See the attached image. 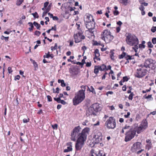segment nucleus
<instances>
[{
	"mask_svg": "<svg viewBox=\"0 0 156 156\" xmlns=\"http://www.w3.org/2000/svg\"><path fill=\"white\" fill-rule=\"evenodd\" d=\"M81 129L80 126H76L73 129L71 134L72 140L75 141L76 139L79 138L80 136L83 137V136L85 135L86 137H87L90 131L89 128L87 127L85 128L80 132Z\"/></svg>",
	"mask_w": 156,
	"mask_h": 156,
	"instance_id": "1",
	"label": "nucleus"
},
{
	"mask_svg": "<svg viewBox=\"0 0 156 156\" xmlns=\"http://www.w3.org/2000/svg\"><path fill=\"white\" fill-rule=\"evenodd\" d=\"M85 98V93L83 91H79L75 95L73 100V105H76L82 102Z\"/></svg>",
	"mask_w": 156,
	"mask_h": 156,
	"instance_id": "2",
	"label": "nucleus"
},
{
	"mask_svg": "<svg viewBox=\"0 0 156 156\" xmlns=\"http://www.w3.org/2000/svg\"><path fill=\"white\" fill-rule=\"evenodd\" d=\"M85 98V93L83 91H79L75 95L73 100V105H76L82 102Z\"/></svg>",
	"mask_w": 156,
	"mask_h": 156,
	"instance_id": "3",
	"label": "nucleus"
},
{
	"mask_svg": "<svg viewBox=\"0 0 156 156\" xmlns=\"http://www.w3.org/2000/svg\"><path fill=\"white\" fill-rule=\"evenodd\" d=\"M140 66L146 68H149L152 70L156 72V61L151 58H148L145 60L143 64H141Z\"/></svg>",
	"mask_w": 156,
	"mask_h": 156,
	"instance_id": "4",
	"label": "nucleus"
},
{
	"mask_svg": "<svg viewBox=\"0 0 156 156\" xmlns=\"http://www.w3.org/2000/svg\"><path fill=\"white\" fill-rule=\"evenodd\" d=\"M135 126L133 125L129 130L126 133L125 139V141L127 142L130 140L134 137L136 133H137V129Z\"/></svg>",
	"mask_w": 156,
	"mask_h": 156,
	"instance_id": "5",
	"label": "nucleus"
},
{
	"mask_svg": "<svg viewBox=\"0 0 156 156\" xmlns=\"http://www.w3.org/2000/svg\"><path fill=\"white\" fill-rule=\"evenodd\" d=\"M126 43L131 46L139 44L138 39L135 36L129 33L126 36Z\"/></svg>",
	"mask_w": 156,
	"mask_h": 156,
	"instance_id": "6",
	"label": "nucleus"
},
{
	"mask_svg": "<svg viewBox=\"0 0 156 156\" xmlns=\"http://www.w3.org/2000/svg\"><path fill=\"white\" fill-rule=\"evenodd\" d=\"M114 37L111 34L110 31L108 30H105L101 34V38L107 43H108L113 39Z\"/></svg>",
	"mask_w": 156,
	"mask_h": 156,
	"instance_id": "7",
	"label": "nucleus"
},
{
	"mask_svg": "<svg viewBox=\"0 0 156 156\" xmlns=\"http://www.w3.org/2000/svg\"><path fill=\"white\" fill-rule=\"evenodd\" d=\"M83 136H80L76 140L75 144V148L76 150L80 151L83 147L84 142L86 140L87 137L83 135Z\"/></svg>",
	"mask_w": 156,
	"mask_h": 156,
	"instance_id": "8",
	"label": "nucleus"
},
{
	"mask_svg": "<svg viewBox=\"0 0 156 156\" xmlns=\"http://www.w3.org/2000/svg\"><path fill=\"white\" fill-rule=\"evenodd\" d=\"M105 126L108 129H114L116 127L115 119L113 117H110L106 122Z\"/></svg>",
	"mask_w": 156,
	"mask_h": 156,
	"instance_id": "9",
	"label": "nucleus"
},
{
	"mask_svg": "<svg viewBox=\"0 0 156 156\" xmlns=\"http://www.w3.org/2000/svg\"><path fill=\"white\" fill-rule=\"evenodd\" d=\"M137 129V133L139 134L142 132L143 130L145 129L147 127V122L146 120H143L139 126L137 124L134 125Z\"/></svg>",
	"mask_w": 156,
	"mask_h": 156,
	"instance_id": "10",
	"label": "nucleus"
},
{
	"mask_svg": "<svg viewBox=\"0 0 156 156\" xmlns=\"http://www.w3.org/2000/svg\"><path fill=\"white\" fill-rule=\"evenodd\" d=\"M86 28L88 29L90 33L93 34V32L95 31V22L94 21H88L87 22L85 23Z\"/></svg>",
	"mask_w": 156,
	"mask_h": 156,
	"instance_id": "11",
	"label": "nucleus"
},
{
	"mask_svg": "<svg viewBox=\"0 0 156 156\" xmlns=\"http://www.w3.org/2000/svg\"><path fill=\"white\" fill-rule=\"evenodd\" d=\"M137 69L136 73L135 74V76L138 78H140L145 76L147 73V70L143 68Z\"/></svg>",
	"mask_w": 156,
	"mask_h": 156,
	"instance_id": "12",
	"label": "nucleus"
},
{
	"mask_svg": "<svg viewBox=\"0 0 156 156\" xmlns=\"http://www.w3.org/2000/svg\"><path fill=\"white\" fill-rule=\"evenodd\" d=\"M82 31L80 30L76 34L74 35V38L75 43H79L81 41L82 39H84L85 38V36L82 35Z\"/></svg>",
	"mask_w": 156,
	"mask_h": 156,
	"instance_id": "13",
	"label": "nucleus"
},
{
	"mask_svg": "<svg viewBox=\"0 0 156 156\" xmlns=\"http://www.w3.org/2000/svg\"><path fill=\"white\" fill-rule=\"evenodd\" d=\"M141 144L140 142H136L134 143L131 147V150L133 152H135L141 148Z\"/></svg>",
	"mask_w": 156,
	"mask_h": 156,
	"instance_id": "14",
	"label": "nucleus"
},
{
	"mask_svg": "<svg viewBox=\"0 0 156 156\" xmlns=\"http://www.w3.org/2000/svg\"><path fill=\"white\" fill-rule=\"evenodd\" d=\"M86 115L87 116H90L93 115L94 116L96 115V112L94 110H93L91 106L88 108L87 111Z\"/></svg>",
	"mask_w": 156,
	"mask_h": 156,
	"instance_id": "15",
	"label": "nucleus"
},
{
	"mask_svg": "<svg viewBox=\"0 0 156 156\" xmlns=\"http://www.w3.org/2000/svg\"><path fill=\"white\" fill-rule=\"evenodd\" d=\"M94 138H95L94 141L95 144H97L102 141V136L101 133H99V135H95L94 136Z\"/></svg>",
	"mask_w": 156,
	"mask_h": 156,
	"instance_id": "16",
	"label": "nucleus"
},
{
	"mask_svg": "<svg viewBox=\"0 0 156 156\" xmlns=\"http://www.w3.org/2000/svg\"><path fill=\"white\" fill-rule=\"evenodd\" d=\"M91 107L96 112H98L101 110V108L100 106V105L96 103L93 104Z\"/></svg>",
	"mask_w": 156,
	"mask_h": 156,
	"instance_id": "17",
	"label": "nucleus"
},
{
	"mask_svg": "<svg viewBox=\"0 0 156 156\" xmlns=\"http://www.w3.org/2000/svg\"><path fill=\"white\" fill-rule=\"evenodd\" d=\"M94 19L93 18L92 16L88 14L86 16V18L85 19L84 21L85 23L88 22V21H94Z\"/></svg>",
	"mask_w": 156,
	"mask_h": 156,
	"instance_id": "18",
	"label": "nucleus"
},
{
	"mask_svg": "<svg viewBox=\"0 0 156 156\" xmlns=\"http://www.w3.org/2000/svg\"><path fill=\"white\" fill-rule=\"evenodd\" d=\"M55 101H56L58 103H61L63 105H65L66 103V102L65 101L63 100H61V99H60L59 98H54Z\"/></svg>",
	"mask_w": 156,
	"mask_h": 156,
	"instance_id": "19",
	"label": "nucleus"
},
{
	"mask_svg": "<svg viewBox=\"0 0 156 156\" xmlns=\"http://www.w3.org/2000/svg\"><path fill=\"white\" fill-rule=\"evenodd\" d=\"M99 67L100 69V71H105V70H106V66L104 64H102L101 66H99Z\"/></svg>",
	"mask_w": 156,
	"mask_h": 156,
	"instance_id": "20",
	"label": "nucleus"
},
{
	"mask_svg": "<svg viewBox=\"0 0 156 156\" xmlns=\"http://www.w3.org/2000/svg\"><path fill=\"white\" fill-rule=\"evenodd\" d=\"M100 70V69L99 68V66H94V73L96 74H98L99 72V71Z\"/></svg>",
	"mask_w": 156,
	"mask_h": 156,
	"instance_id": "21",
	"label": "nucleus"
},
{
	"mask_svg": "<svg viewBox=\"0 0 156 156\" xmlns=\"http://www.w3.org/2000/svg\"><path fill=\"white\" fill-rule=\"evenodd\" d=\"M43 57L44 58H48L50 57H51V58H52L53 57V55L52 54L50 55L49 52H48L46 55H44Z\"/></svg>",
	"mask_w": 156,
	"mask_h": 156,
	"instance_id": "22",
	"label": "nucleus"
},
{
	"mask_svg": "<svg viewBox=\"0 0 156 156\" xmlns=\"http://www.w3.org/2000/svg\"><path fill=\"white\" fill-rule=\"evenodd\" d=\"M72 150V146L70 145L69 147H68L67 149H65L64 150V152L65 153L69 151H71Z\"/></svg>",
	"mask_w": 156,
	"mask_h": 156,
	"instance_id": "23",
	"label": "nucleus"
},
{
	"mask_svg": "<svg viewBox=\"0 0 156 156\" xmlns=\"http://www.w3.org/2000/svg\"><path fill=\"white\" fill-rule=\"evenodd\" d=\"M28 24L29 25V26L30 27L29 28V30L30 31H32L33 30V28H34V27L33 26V23H32L31 22H29L28 23Z\"/></svg>",
	"mask_w": 156,
	"mask_h": 156,
	"instance_id": "24",
	"label": "nucleus"
},
{
	"mask_svg": "<svg viewBox=\"0 0 156 156\" xmlns=\"http://www.w3.org/2000/svg\"><path fill=\"white\" fill-rule=\"evenodd\" d=\"M120 3L123 4L125 5H127L128 3V0H118Z\"/></svg>",
	"mask_w": 156,
	"mask_h": 156,
	"instance_id": "25",
	"label": "nucleus"
},
{
	"mask_svg": "<svg viewBox=\"0 0 156 156\" xmlns=\"http://www.w3.org/2000/svg\"><path fill=\"white\" fill-rule=\"evenodd\" d=\"M114 51V50H112L110 51V52L111 53V54L110 55V58L111 59H112L113 60H114L115 59L114 56V53L113 52V51Z\"/></svg>",
	"mask_w": 156,
	"mask_h": 156,
	"instance_id": "26",
	"label": "nucleus"
},
{
	"mask_svg": "<svg viewBox=\"0 0 156 156\" xmlns=\"http://www.w3.org/2000/svg\"><path fill=\"white\" fill-rule=\"evenodd\" d=\"M133 56H130L126 54L125 55V58L126 60H128L133 59Z\"/></svg>",
	"mask_w": 156,
	"mask_h": 156,
	"instance_id": "27",
	"label": "nucleus"
},
{
	"mask_svg": "<svg viewBox=\"0 0 156 156\" xmlns=\"http://www.w3.org/2000/svg\"><path fill=\"white\" fill-rule=\"evenodd\" d=\"M33 24L34 25L35 27H36L37 28L38 30H40V27H41L40 25L38 23H37L36 22L34 21V22L33 23Z\"/></svg>",
	"mask_w": 156,
	"mask_h": 156,
	"instance_id": "28",
	"label": "nucleus"
},
{
	"mask_svg": "<svg viewBox=\"0 0 156 156\" xmlns=\"http://www.w3.org/2000/svg\"><path fill=\"white\" fill-rule=\"evenodd\" d=\"M94 54L95 55V58L98 57L100 56V53H99V50L98 49H96L94 51Z\"/></svg>",
	"mask_w": 156,
	"mask_h": 156,
	"instance_id": "29",
	"label": "nucleus"
},
{
	"mask_svg": "<svg viewBox=\"0 0 156 156\" xmlns=\"http://www.w3.org/2000/svg\"><path fill=\"white\" fill-rule=\"evenodd\" d=\"M152 147V144H147L146 146V149L149 151L150 150Z\"/></svg>",
	"mask_w": 156,
	"mask_h": 156,
	"instance_id": "30",
	"label": "nucleus"
},
{
	"mask_svg": "<svg viewBox=\"0 0 156 156\" xmlns=\"http://www.w3.org/2000/svg\"><path fill=\"white\" fill-rule=\"evenodd\" d=\"M138 44H135L134 45V46L133 47V49L136 52H137V50L138 49Z\"/></svg>",
	"mask_w": 156,
	"mask_h": 156,
	"instance_id": "31",
	"label": "nucleus"
},
{
	"mask_svg": "<svg viewBox=\"0 0 156 156\" xmlns=\"http://www.w3.org/2000/svg\"><path fill=\"white\" fill-rule=\"evenodd\" d=\"M23 0H17L16 2V5L19 6L23 2Z\"/></svg>",
	"mask_w": 156,
	"mask_h": 156,
	"instance_id": "32",
	"label": "nucleus"
},
{
	"mask_svg": "<svg viewBox=\"0 0 156 156\" xmlns=\"http://www.w3.org/2000/svg\"><path fill=\"white\" fill-rule=\"evenodd\" d=\"M88 89H89V91L90 92H92L93 93L95 94V90L92 86H91L90 87V88H89V87H88Z\"/></svg>",
	"mask_w": 156,
	"mask_h": 156,
	"instance_id": "33",
	"label": "nucleus"
},
{
	"mask_svg": "<svg viewBox=\"0 0 156 156\" xmlns=\"http://www.w3.org/2000/svg\"><path fill=\"white\" fill-rule=\"evenodd\" d=\"M134 95L133 92H132L131 93L128 97L129 99L130 100H132Z\"/></svg>",
	"mask_w": 156,
	"mask_h": 156,
	"instance_id": "34",
	"label": "nucleus"
},
{
	"mask_svg": "<svg viewBox=\"0 0 156 156\" xmlns=\"http://www.w3.org/2000/svg\"><path fill=\"white\" fill-rule=\"evenodd\" d=\"M126 55V53L125 52H123L122 54L119 55V59H122L125 57V55Z\"/></svg>",
	"mask_w": 156,
	"mask_h": 156,
	"instance_id": "35",
	"label": "nucleus"
},
{
	"mask_svg": "<svg viewBox=\"0 0 156 156\" xmlns=\"http://www.w3.org/2000/svg\"><path fill=\"white\" fill-rule=\"evenodd\" d=\"M57 43H55L54 47L52 46L51 47V50L52 51H54L57 49Z\"/></svg>",
	"mask_w": 156,
	"mask_h": 156,
	"instance_id": "36",
	"label": "nucleus"
},
{
	"mask_svg": "<svg viewBox=\"0 0 156 156\" xmlns=\"http://www.w3.org/2000/svg\"><path fill=\"white\" fill-rule=\"evenodd\" d=\"M148 47L150 48H152L153 47V45L151 43V42L150 41L147 43Z\"/></svg>",
	"mask_w": 156,
	"mask_h": 156,
	"instance_id": "37",
	"label": "nucleus"
},
{
	"mask_svg": "<svg viewBox=\"0 0 156 156\" xmlns=\"http://www.w3.org/2000/svg\"><path fill=\"white\" fill-rule=\"evenodd\" d=\"M32 14L33 16L34 17L37 18H38V15L37 13V12H35V13H33Z\"/></svg>",
	"mask_w": 156,
	"mask_h": 156,
	"instance_id": "38",
	"label": "nucleus"
},
{
	"mask_svg": "<svg viewBox=\"0 0 156 156\" xmlns=\"http://www.w3.org/2000/svg\"><path fill=\"white\" fill-rule=\"evenodd\" d=\"M151 31L153 32L154 33L156 31V26L153 27L151 29Z\"/></svg>",
	"mask_w": 156,
	"mask_h": 156,
	"instance_id": "39",
	"label": "nucleus"
},
{
	"mask_svg": "<svg viewBox=\"0 0 156 156\" xmlns=\"http://www.w3.org/2000/svg\"><path fill=\"white\" fill-rule=\"evenodd\" d=\"M129 79L127 76H124L123 77V82L127 81Z\"/></svg>",
	"mask_w": 156,
	"mask_h": 156,
	"instance_id": "40",
	"label": "nucleus"
},
{
	"mask_svg": "<svg viewBox=\"0 0 156 156\" xmlns=\"http://www.w3.org/2000/svg\"><path fill=\"white\" fill-rule=\"evenodd\" d=\"M33 64L34 65V66L35 67V69H36L37 68H38V65L37 62H36L34 61H33Z\"/></svg>",
	"mask_w": 156,
	"mask_h": 156,
	"instance_id": "41",
	"label": "nucleus"
},
{
	"mask_svg": "<svg viewBox=\"0 0 156 156\" xmlns=\"http://www.w3.org/2000/svg\"><path fill=\"white\" fill-rule=\"evenodd\" d=\"M152 42L153 44H156V38H153L152 39Z\"/></svg>",
	"mask_w": 156,
	"mask_h": 156,
	"instance_id": "42",
	"label": "nucleus"
},
{
	"mask_svg": "<svg viewBox=\"0 0 156 156\" xmlns=\"http://www.w3.org/2000/svg\"><path fill=\"white\" fill-rule=\"evenodd\" d=\"M52 127L54 129H57L58 128V125L57 124H55L52 125Z\"/></svg>",
	"mask_w": 156,
	"mask_h": 156,
	"instance_id": "43",
	"label": "nucleus"
},
{
	"mask_svg": "<svg viewBox=\"0 0 156 156\" xmlns=\"http://www.w3.org/2000/svg\"><path fill=\"white\" fill-rule=\"evenodd\" d=\"M51 4V3H50L49 5V6H48L47 8L46 9V11H47V12H48L50 11Z\"/></svg>",
	"mask_w": 156,
	"mask_h": 156,
	"instance_id": "44",
	"label": "nucleus"
},
{
	"mask_svg": "<svg viewBox=\"0 0 156 156\" xmlns=\"http://www.w3.org/2000/svg\"><path fill=\"white\" fill-rule=\"evenodd\" d=\"M145 8L143 6V5L141 4V5L140 6V7H139V9L141 11H143V10H144Z\"/></svg>",
	"mask_w": 156,
	"mask_h": 156,
	"instance_id": "45",
	"label": "nucleus"
},
{
	"mask_svg": "<svg viewBox=\"0 0 156 156\" xmlns=\"http://www.w3.org/2000/svg\"><path fill=\"white\" fill-rule=\"evenodd\" d=\"M132 127V126H127V125H126V126L124 127L123 128V129H129V130L130 129V128H131Z\"/></svg>",
	"mask_w": 156,
	"mask_h": 156,
	"instance_id": "46",
	"label": "nucleus"
},
{
	"mask_svg": "<svg viewBox=\"0 0 156 156\" xmlns=\"http://www.w3.org/2000/svg\"><path fill=\"white\" fill-rule=\"evenodd\" d=\"M81 88L82 89V90H80V91H83L84 92H85V91L86 90V87L85 86L82 85L81 87Z\"/></svg>",
	"mask_w": 156,
	"mask_h": 156,
	"instance_id": "47",
	"label": "nucleus"
},
{
	"mask_svg": "<svg viewBox=\"0 0 156 156\" xmlns=\"http://www.w3.org/2000/svg\"><path fill=\"white\" fill-rule=\"evenodd\" d=\"M40 34H41V32L39 31H36L35 32V33H34L35 35H36L38 36H39L40 35Z\"/></svg>",
	"mask_w": 156,
	"mask_h": 156,
	"instance_id": "48",
	"label": "nucleus"
},
{
	"mask_svg": "<svg viewBox=\"0 0 156 156\" xmlns=\"http://www.w3.org/2000/svg\"><path fill=\"white\" fill-rule=\"evenodd\" d=\"M130 113L129 112H127V114L126 115H124V116L126 118H128L129 117V116L130 115Z\"/></svg>",
	"mask_w": 156,
	"mask_h": 156,
	"instance_id": "49",
	"label": "nucleus"
},
{
	"mask_svg": "<svg viewBox=\"0 0 156 156\" xmlns=\"http://www.w3.org/2000/svg\"><path fill=\"white\" fill-rule=\"evenodd\" d=\"M71 73V76L73 77H75V75H77V74H76L73 71H72L71 72H70Z\"/></svg>",
	"mask_w": 156,
	"mask_h": 156,
	"instance_id": "50",
	"label": "nucleus"
},
{
	"mask_svg": "<svg viewBox=\"0 0 156 156\" xmlns=\"http://www.w3.org/2000/svg\"><path fill=\"white\" fill-rule=\"evenodd\" d=\"M29 118H28V119H23V122L24 123H26L28 122H29Z\"/></svg>",
	"mask_w": 156,
	"mask_h": 156,
	"instance_id": "51",
	"label": "nucleus"
},
{
	"mask_svg": "<svg viewBox=\"0 0 156 156\" xmlns=\"http://www.w3.org/2000/svg\"><path fill=\"white\" fill-rule=\"evenodd\" d=\"M8 72L9 73H11L12 72V68L10 67H9L8 68Z\"/></svg>",
	"mask_w": 156,
	"mask_h": 156,
	"instance_id": "52",
	"label": "nucleus"
},
{
	"mask_svg": "<svg viewBox=\"0 0 156 156\" xmlns=\"http://www.w3.org/2000/svg\"><path fill=\"white\" fill-rule=\"evenodd\" d=\"M47 99L48 101H51L52 100V98L51 96L48 95L47 96Z\"/></svg>",
	"mask_w": 156,
	"mask_h": 156,
	"instance_id": "53",
	"label": "nucleus"
},
{
	"mask_svg": "<svg viewBox=\"0 0 156 156\" xmlns=\"http://www.w3.org/2000/svg\"><path fill=\"white\" fill-rule=\"evenodd\" d=\"M60 83H61V86L62 87H65L66 86V84L64 83L63 80H62V82H60Z\"/></svg>",
	"mask_w": 156,
	"mask_h": 156,
	"instance_id": "54",
	"label": "nucleus"
},
{
	"mask_svg": "<svg viewBox=\"0 0 156 156\" xmlns=\"http://www.w3.org/2000/svg\"><path fill=\"white\" fill-rule=\"evenodd\" d=\"M20 76L19 75H17L16 76H15L14 80H19L20 79Z\"/></svg>",
	"mask_w": 156,
	"mask_h": 156,
	"instance_id": "55",
	"label": "nucleus"
},
{
	"mask_svg": "<svg viewBox=\"0 0 156 156\" xmlns=\"http://www.w3.org/2000/svg\"><path fill=\"white\" fill-rule=\"evenodd\" d=\"M151 97H152V95L151 94L147 96H146V95H145L144 96V98H147V99H148V98H151Z\"/></svg>",
	"mask_w": 156,
	"mask_h": 156,
	"instance_id": "56",
	"label": "nucleus"
},
{
	"mask_svg": "<svg viewBox=\"0 0 156 156\" xmlns=\"http://www.w3.org/2000/svg\"><path fill=\"white\" fill-rule=\"evenodd\" d=\"M113 13L114 15L116 16L119 14V12L118 10H115L114 11Z\"/></svg>",
	"mask_w": 156,
	"mask_h": 156,
	"instance_id": "57",
	"label": "nucleus"
},
{
	"mask_svg": "<svg viewBox=\"0 0 156 156\" xmlns=\"http://www.w3.org/2000/svg\"><path fill=\"white\" fill-rule=\"evenodd\" d=\"M151 90V88L150 87L149 89L147 90H143L142 93H146L147 92L150 91Z\"/></svg>",
	"mask_w": 156,
	"mask_h": 156,
	"instance_id": "58",
	"label": "nucleus"
},
{
	"mask_svg": "<svg viewBox=\"0 0 156 156\" xmlns=\"http://www.w3.org/2000/svg\"><path fill=\"white\" fill-rule=\"evenodd\" d=\"M49 4V2H45L44 4V8H46Z\"/></svg>",
	"mask_w": 156,
	"mask_h": 156,
	"instance_id": "59",
	"label": "nucleus"
},
{
	"mask_svg": "<svg viewBox=\"0 0 156 156\" xmlns=\"http://www.w3.org/2000/svg\"><path fill=\"white\" fill-rule=\"evenodd\" d=\"M87 49V48L85 46H83L82 47V50L83 51V53H84L85 51Z\"/></svg>",
	"mask_w": 156,
	"mask_h": 156,
	"instance_id": "60",
	"label": "nucleus"
},
{
	"mask_svg": "<svg viewBox=\"0 0 156 156\" xmlns=\"http://www.w3.org/2000/svg\"><path fill=\"white\" fill-rule=\"evenodd\" d=\"M113 94V92L112 91H109L106 93V94L108 96V94Z\"/></svg>",
	"mask_w": 156,
	"mask_h": 156,
	"instance_id": "61",
	"label": "nucleus"
},
{
	"mask_svg": "<svg viewBox=\"0 0 156 156\" xmlns=\"http://www.w3.org/2000/svg\"><path fill=\"white\" fill-rule=\"evenodd\" d=\"M91 62H87L86 63V66L87 67H90L91 66Z\"/></svg>",
	"mask_w": 156,
	"mask_h": 156,
	"instance_id": "62",
	"label": "nucleus"
},
{
	"mask_svg": "<svg viewBox=\"0 0 156 156\" xmlns=\"http://www.w3.org/2000/svg\"><path fill=\"white\" fill-rule=\"evenodd\" d=\"M145 47V46L144 45L142 44H141L139 45V47L140 48H144Z\"/></svg>",
	"mask_w": 156,
	"mask_h": 156,
	"instance_id": "63",
	"label": "nucleus"
},
{
	"mask_svg": "<svg viewBox=\"0 0 156 156\" xmlns=\"http://www.w3.org/2000/svg\"><path fill=\"white\" fill-rule=\"evenodd\" d=\"M75 9H76V8L75 7H69V10L71 11L74 10Z\"/></svg>",
	"mask_w": 156,
	"mask_h": 156,
	"instance_id": "64",
	"label": "nucleus"
}]
</instances>
